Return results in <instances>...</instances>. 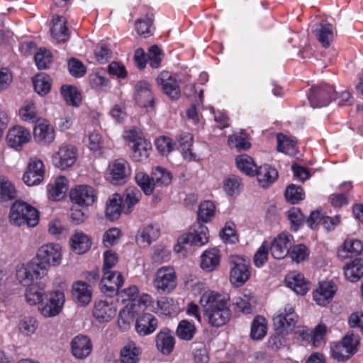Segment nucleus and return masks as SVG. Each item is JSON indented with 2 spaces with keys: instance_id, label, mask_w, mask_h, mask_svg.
<instances>
[{
  "instance_id": "obj_29",
  "label": "nucleus",
  "mask_w": 363,
  "mask_h": 363,
  "mask_svg": "<svg viewBox=\"0 0 363 363\" xmlns=\"http://www.w3.org/2000/svg\"><path fill=\"white\" fill-rule=\"evenodd\" d=\"M255 174L259 184L264 188L274 183L278 178L277 169L268 164H264L257 168Z\"/></svg>"
},
{
  "instance_id": "obj_1",
  "label": "nucleus",
  "mask_w": 363,
  "mask_h": 363,
  "mask_svg": "<svg viewBox=\"0 0 363 363\" xmlns=\"http://www.w3.org/2000/svg\"><path fill=\"white\" fill-rule=\"evenodd\" d=\"M199 303L203 315L213 327L219 328L227 323L231 317L228 299L218 292L207 291L202 294Z\"/></svg>"
},
{
  "instance_id": "obj_52",
  "label": "nucleus",
  "mask_w": 363,
  "mask_h": 363,
  "mask_svg": "<svg viewBox=\"0 0 363 363\" xmlns=\"http://www.w3.org/2000/svg\"><path fill=\"white\" fill-rule=\"evenodd\" d=\"M19 116L21 118L28 123H35L38 120V116L36 108L33 103L28 101L19 110Z\"/></svg>"
},
{
  "instance_id": "obj_18",
  "label": "nucleus",
  "mask_w": 363,
  "mask_h": 363,
  "mask_svg": "<svg viewBox=\"0 0 363 363\" xmlns=\"http://www.w3.org/2000/svg\"><path fill=\"white\" fill-rule=\"evenodd\" d=\"M335 292L336 286L333 282L323 281L314 290L313 297L318 305L324 306L332 300Z\"/></svg>"
},
{
  "instance_id": "obj_55",
  "label": "nucleus",
  "mask_w": 363,
  "mask_h": 363,
  "mask_svg": "<svg viewBox=\"0 0 363 363\" xmlns=\"http://www.w3.org/2000/svg\"><path fill=\"white\" fill-rule=\"evenodd\" d=\"M291 259L297 263L306 260L310 255V250L303 244L294 245L289 252Z\"/></svg>"
},
{
  "instance_id": "obj_8",
  "label": "nucleus",
  "mask_w": 363,
  "mask_h": 363,
  "mask_svg": "<svg viewBox=\"0 0 363 363\" xmlns=\"http://www.w3.org/2000/svg\"><path fill=\"white\" fill-rule=\"evenodd\" d=\"M77 156V150L73 145H63L53 155L52 163L57 168L65 170L75 163Z\"/></svg>"
},
{
  "instance_id": "obj_26",
  "label": "nucleus",
  "mask_w": 363,
  "mask_h": 363,
  "mask_svg": "<svg viewBox=\"0 0 363 363\" xmlns=\"http://www.w3.org/2000/svg\"><path fill=\"white\" fill-rule=\"evenodd\" d=\"M108 179L113 184H121L125 182L127 176L126 162L123 159L115 160L108 167Z\"/></svg>"
},
{
  "instance_id": "obj_41",
  "label": "nucleus",
  "mask_w": 363,
  "mask_h": 363,
  "mask_svg": "<svg viewBox=\"0 0 363 363\" xmlns=\"http://www.w3.org/2000/svg\"><path fill=\"white\" fill-rule=\"evenodd\" d=\"M196 332V328L194 324L187 320H182L179 321L176 330L177 337L180 340L185 341L191 340Z\"/></svg>"
},
{
  "instance_id": "obj_58",
  "label": "nucleus",
  "mask_w": 363,
  "mask_h": 363,
  "mask_svg": "<svg viewBox=\"0 0 363 363\" xmlns=\"http://www.w3.org/2000/svg\"><path fill=\"white\" fill-rule=\"evenodd\" d=\"M137 184L141 188L144 194L150 195L155 189L152 177H150L147 174L143 172H138L135 177Z\"/></svg>"
},
{
  "instance_id": "obj_40",
  "label": "nucleus",
  "mask_w": 363,
  "mask_h": 363,
  "mask_svg": "<svg viewBox=\"0 0 363 363\" xmlns=\"http://www.w3.org/2000/svg\"><path fill=\"white\" fill-rule=\"evenodd\" d=\"M140 349L133 342H128L121 351V363H137L139 361Z\"/></svg>"
},
{
  "instance_id": "obj_34",
  "label": "nucleus",
  "mask_w": 363,
  "mask_h": 363,
  "mask_svg": "<svg viewBox=\"0 0 363 363\" xmlns=\"http://www.w3.org/2000/svg\"><path fill=\"white\" fill-rule=\"evenodd\" d=\"M286 284L297 294L304 295L308 290V282L301 274L291 273L286 277Z\"/></svg>"
},
{
  "instance_id": "obj_53",
  "label": "nucleus",
  "mask_w": 363,
  "mask_h": 363,
  "mask_svg": "<svg viewBox=\"0 0 363 363\" xmlns=\"http://www.w3.org/2000/svg\"><path fill=\"white\" fill-rule=\"evenodd\" d=\"M152 23V15L148 13L143 18L138 19L135 21V29L139 35L147 38L152 34L151 27Z\"/></svg>"
},
{
  "instance_id": "obj_23",
  "label": "nucleus",
  "mask_w": 363,
  "mask_h": 363,
  "mask_svg": "<svg viewBox=\"0 0 363 363\" xmlns=\"http://www.w3.org/2000/svg\"><path fill=\"white\" fill-rule=\"evenodd\" d=\"M158 326L157 319L150 313H144L138 316L135 321V330L140 336L153 333Z\"/></svg>"
},
{
  "instance_id": "obj_47",
  "label": "nucleus",
  "mask_w": 363,
  "mask_h": 363,
  "mask_svg": "<svg viewBox=\"0 0 363 363\" xmlns=\"http://www.w3.org/2000/svg\"><path fill=\"white\" fill-rule=\"evenodd\" d=\"M172 175L170 172L160 167H156L152 172V181L154 187L167 186L172 182Z\"/></svg>"
},
{
  "instance_id": "obj_19",
  "label": "nucleus",
  "mask_w": 363,
  "mask_h": 363,
  "mask_svg": "<svg viewBox=\"0 0 363 363\" xmlns=\"http://www.w3.org/2000/svg\"><path fill=\"white\" fill-rule=\"evenodd\" d=\"M30 139L29 130L22 126H15L9 129L6 135L8 145L16 150L28 143Z\"/></svg>"
},
{
  "instance_id": "obj_35",
  "label": "nucleus",
  "mask_w": 363,
  "mask_h": 363,
  "mask_svg": "<svg viewBox=\"0 0 363 363\" xmlns=\"http://www.w3.org/2000/svg\"><path fill=\"white\" fill-rule=\"evenodd\" d=\"M201 259V267L206 271L211 272L220 264L219 250L216 248L206 250Z\"/></svg>"
},
{
  "instance_id": "obj_31",
  "label": "nucleus",
  "mask_w": 363,
  "mask_h": 363,
  "mask_svg": "<svg viewBox=\"0 0 363 363\" xmlns=\"http://www.w3.org/2000/svg\"><path fill=\"white\" fill-rule=\"evenodd\" d=\"M67 190V180L63 176L57 177L53 184H50L47 186L48 198L52 201L60 200Z\"/></svg>"
},
{
  "instance_id": "obj_43",
  "label": "nucleus",
  "mask_w": 363,
  "mask_h": 363,
  "mask_svg": "<svg viewBox=\"0 0 363 363\" xmlns=\"http://www.w3.org/2000/svg\"><path fill=\"white\" fill-rule=\"evenodd\" d=\"M277 150L289 155H295L297 152L296 144L294 140L286 135L279 133L277 135Z\"/></svg>"
},
{
  "instance_id": "obj_39",
  "label": "nucleus",
  "mask_w": 363,
  "mask_h": 363,
  "mask_svg": "<svg viewBox=\"0 0 363 363\" xmlns=\"http://www.w3.org/2000/svg\"><path fill=\"white\" fill-rule=\"evenodd\" d=\"M45 291L38 285L28 286L26 290L25 297L30 305L43 304L45 300Z\"/></svg>"
},
{
  "instance_id": "obj_17",
  "label": "nucleus",
  "mask_w": 363,
  "mask_h": 363,
  "mask_svg": "<svg viewBox=\"0 0 363 363\" xmlns=\"http://www.w3.org/2000/svg\"><path fill=\"white\" fill-rule=\"evenodd\" d=\"M52 23L50 32L52 38L57 43H66L70 37L66 18L62 16H55L52 17Z\"/></svg>"
},
{
  "instance_id": "obj_3",
  "label": "nucleus",
  "mask_w": 363,
  "mask_h": 363,
  "mask_svg": "<svg viewBox=\"0 0 363 363\" xmlns=\"http://www.w3.org/2000/svg\"><path fill=\"white\" fill-rule=\"evenodd\" d=\"M230 267V281L235 286H242L250 277V259L239 255H231L229 257Z\"/></svg>"
},
{
  "instance_id": "obj_22",
  "label": "nucleus",
  "mask_w": 363,
  "mask_h": 363,
  "mask_svg": "<svg viewBox=\"0 0 363 363\" xmlns=\"http://www.w3.org/2000/svg\"><path fill=\"white\" fill-rule=\"evenodd\" d=\"M92 350L90 339L85 335H79L71 341V351L77 359H84L89 356Z\"/></svg>"
},
{
  "instance_id": "obj_20",
  "label": "nucleus",
  "mask_w": 363,
  "mask_h": 363,
  "mask_svg": "<svg viewBox=\"0 0 363 363\" xmlns=\"http://www.w3.org/2000/svg\"><path fill=\"white\" fill-rule=\"evenodd\" d=\"M157 349L163 354L168 355L172 353L175 345V337L167 328H164L155 337Z\"/></svg>"
},
{
  "instance_id": "obj_56",
  "label": "nucleus",
  "mask_w": 363,
  "mask_h": 363,
  "mask_svg": "<svg viewBox=\"0 0 363 363\" xmlns=\"http://www.w3.org/2000/svg\"><path fill=\"white\" fill-rule=\"evenodd\" d=\"M284 196L289 202L297 203L304 199L305 194L302 187L291 184L286 189Z\"/></svg>"
},
{
  "instance_id": "obj_60",
  "label": "nucleus",
  "mask_w": 363,
  "mask_h": 363,
  "mask_svg": "<svg viewBox=\"0 0 363 363\" xmlns=\"http://www.w3.org/2000/svg\"><path fill=\"white\" fill-rule=\"evenodd\" d=\"M51 52L46 50L40 48L35 55L34 59L35 64L39 69H45L50 67L52 62Z\"/></svg>"
},
{
  "instance_id": "obj_12",
  "label": "nucleus",
  "mask_w": 363,
  "mask_h": 363,
  "mask_svg": "<svg viewBox=\"0 0 363 363\" xmlns=\"http://www.w3.org/2000/svg\"><path fill=\"white\" fill-rule=\"evenodd\" d=\"M45 169L43 162L38 159H31L28 169L23 176V180L28 186L39 184L44 178Z\"/></svg>"
},
{
  "instance_id": "obj_36",
  "label": "nucleus",
  "mask_w": 363,
  "mask_h": 363,
  "mask_svg": "<svg viewBox=\"0 0 363 363\" xmlns=\"http://www.w3.org/2000/svg\"><path fill=\"white\" fill-rule=\"evenodd\" d=\"M160 235L159 229L153 225L143 226L138 231L136 240L139 245L148 246L152 240H156Z\"/></svg>"
},
{
  "instance_id": "obj_16",
  "label": "nucleus",
  "mask_w": 363,
  "mask_h": 363,
  "mask_svg": "<svg viewBox=\"0 0 363 363\" xmlns=\"http://www.w3.org/2000/svg\"><path fill=\"white\" fill-rule=\"evenodd\" d=\"M157 82L163 92L172 99L180 96V88L177 80L167 71L162 72L157 78Z\"/></svg>"
},
{
  "instance_id": "obj_21",
  "label": "nucleus",
  "mask_w": 363,
  "mask_h": 363,
  "mask_svg": "<svg viewBox=\"0 0 363 363\" xmlns=\"http://www.w3.org/2000/svg\"><path fill=\"white\" fill-rule=\"evenodd\" d=\"M135 100L143 107H153L154 97L150 89V85L146 81L138 82L135 87Z\"/></svg>"
},
{
  "instance_id": "obj_50",
  "label": "nucleus",
  "mask_w": 363,
  "mask_h": 363,
  "mask_svg": "<svg viewBox=\"0 0 363 363\" xmlns=\"http://www.w3.org/2000/svg\"><path fill=\"white\" fill-rule=\"evenodd\" d=\"M16 198L14 186L6 178L0 179V201H7Z\"/></svg>"
},
{
  "instance_id": "obj_45",
  "label": "nucleus",
  "mask_w": 363,
  "mask_h": 363,
  "mask_svg": "<svg viewBox=\"0 0 363 363\" xmlns=\"http://www.w3.org/2000/svg\"><path fill=\"white\" fill-rule=\"evenodd\" d=\"M235 161L240 171L248 176L255 175L257 168L251 157L247 155H242L237 157Z\"/></svg>"
},
{
  "instance_id": "obj_10",
  "label": "nucleus",
  "mask_w": 363,
  "mask_h": 363,
  "mask_svg": "<svg viewBox=\"0 0 363 363\" xmlns=\"http://www.w3.org/2000/svg\"><path fill=\"white\" fill-rule=\"evenodd\" d=\"M37 258L48 266H58L62 260V248L59 244L48 243L41 246L37 252Z\"/></svg>"
},
{
  "instance_id": "obj_61",
  "label": "nucleus",
  "mask_w": 363,
  "mask_h": 363,
  "mask_svg": "<svg viewBox=\"0 0 363 363\" xmlns=\"http://www.w3.org/2000/svg\"><path fill=\"white\" fill-rule=\"evenodd\" d=\"M228 141L231 147H235L238 150H247L250 146V143L247 141L246 135L242 132L230 135Z\"/></svg>"
},
{
  "instance_id": "obj_14",
  "label": "nucleus",
  "mask_w": 363,
  "mask_h": 363,
  "mask_svg": "<svg viewBox=\"0 0 363 363\" xmlns=\"http://www.w3.org/2000/svg\"><path fill=\"white\" fill-rule=\"evenodd\" d=\"M116 308L112 303L104 300H97L94 302L92 315L99 323H108L116 316Z\"/></svg>"
},
{
  "instance_id": "obj_48",
  "label": "nucleus",
  "mask_w": 363,
  "mask_h": 363,
  "mask_svg": "<svg viewBox=\"0 0 363 363\" xmlns=\"http://www.w3.org/2000/svg\"><path fill=\"white\" fill-rule=\"evenodd\" d=\"M215 210L216 206L212 201H205L201 203L197 212L199 223L209 222L215 215Z\"/></svg>"
},
{
  "instance_id": "obj_42",
  "label": "nucleus",
  "mask_w": 363,
  "mask_h": 363,
  "mask_svg": "<svg viewBox=\"0 0 363 363\" xmlns=\"http://www.w3.org/2000/svg\"><path fill=\"white\" fill-rule=\"evenodd\" d=\"M193 135L189 133H182L179 135L178 140L182 154L185 159L195 160L196 155L191 152Z\"/></svg>"
},
{
  "instance_id": "obj_59",
  "label": "nucleus",
  "mask_w": 363,
  "mask_h": 363,
  "mask_svg": "<svg viewBox=\"0 0 363 363\" xmlns=\"http://www.w3.org/2000/svg\"><path fill=\"white\" fill-rule=\"evenodd\" d=\"M16 278L22 285L28 286L35 279L28 264H21L17 267Z\"/></svg>"
},
{
  "instance_id": "obj_38",
  "label": "nucleus",
  "mask_w": 363,
  "mask_h": 363,
  "mask_svg": "<svg viewBox=\"0 0 363 363\" xmlns=\"http://www.w3.org/2000/svg\"><path fill=\"white\" fill-rule=\"evenodd\" d=\"M223 191L226 195L233 196L238 195L242 189V182L240 177L235 174L227 176L223 180Z\"/></svg>"
},
{
  "instance_id": "obj_32",
  "label": "nucleus",
  "mask_w": 363,
  "mask_h": 363,
  "mask_svg": "<svg viewBox=\"0 0 363 363\" xmlns=\"http://www.w3.org/2000/svg\"><path fill=\"white\" fill-rule=\"evenodd\" d=\"M313 33L324 47L329 46L334 38L333 26L326 21L317 24Z\"/></svg>"
},
{
  "instance_id": "obj_63",
  "label": "nucleus",
  "mask_w": 363,
  "mask_h": 363,
  "mask_svg": "<svg viewBox=\"0 0 363 363\" xmlns=\"http://www.w3.org/2000/svg\"><path fill=\"white\" fill-rule=\"evenodd\" d=\"M269 248V244L267 242L264 241L257 250L253 257V262L256 267H261L267 262L268 259Z\"/></svg>"
},
{
  "instance_id": "obj_15",
  "label": "nucleus",
  "mask_w": 363,
  "mask_h": 363,
  "mask_svg": "<svg viewBox=\"0 0 363 363\" xmlns=\"http://www.w3.org/2000/svg\"><path fill=\"white\" fill-rule=\"evenodd\" d=\"M291 238V235L281 233L273 240L269 249L274 258L283 259L289 254Z\"/></svg>"
},
{
  "instance_id": "obj_51",
  "label": "nucleus",
  "mask_w": 363,
  "mask_h": 363,
  "mask_svg": "<svg viewBox=\"0 0 363 363\" xmlns=\"http://www.w3.org/2000/svg\"><path fill=\"white\" fill-rule=\"evenodd\" d=\"M255 303L254 296L249 292L248 294H243L236 298L235 303L236 308L240 311L245 314L252 313V304Z\"/></svg>"
},
{
  "instance_id": "obj_6",
  "label": "nucleus",
  "mask_w": 363,
  "mask_h": 363,
  "mask_svg": "<svg viewBox=\"0 0 363 363\" xmlns=\"http://www.w3.org/2000/svg\"><path fill=\"white\" fill-rule=\"evenodd\" d=\"M335 93L333 87L327 84L313 86L308 94V99L312 107L320 108L328 105L335 97Z\"/></svg>"
},
{
  "instance_id": "obj_24",
  "label": "nucleus",
  "mask_w": 363,
  "mask_h": 363,
  "mask_svg": "<svg viewBox=\"0 0 363 363\" xmlns=\"http://www.w3.org/2000/svg\"><path fill=\"white\" fill-rule=\"evenodd\" d=\"M131 157L133 160L142 161L147 159L151 151V143L145 139L138 137L131 140Z\"/></svg>"
},
{
  "instance_id": "obj_7",
  "label": "nucleus",
  "mask_w": 363,
  "mask_h": 363,
  "mask_svg": "<svg viewBox=\"0 0 363 363\" xmlns=\"http://www.w3.org/2000/svg\"><path fill=\"white\" fill-rule=\"evenodd\" d=\"M46 303L42 304L40 311L45 317H53L60 313L65 303V294L57 290L45 296Z\"/></svg>"
},
{
  "instance_id": "obj_28",
  "label": "nucleus",
  "mask_w": 363,
  "mask_h": 363,
  "mask_svg": "<svg viewBox=\"0 0 363 363\" xmlns=\"http://www.w3.org/2000/svg\"><path fill=\"white\" fill-rule=\"evenodd\" d=\"M344 274L348 281L356 282L363 277V259L355 258L343 267Z\"/></svg>"
},
{
  "instance_id": "obj_4",
  "label": "nucleus",
  "mask_w": 363,
  "mask_h": 363,
  "mask_svg": "<svg viewBox=\"0 0 363 363\" xmlns=\"http://www.w3.org/2000/svg\"><path fill=\"white\" fill-rule=\"evenodd\" d=\"M177 285V279L173 267H162L155 272L153 286L160 293L169 294Z\"/></svg>"
},
{
  "instance_id": "obj_46",
  "label": "nucleus",
  "mask_w": 363,
  "mask_h": 363,
  "mask_svg": "<svg viewBox=\"0 0 363 363\" xmlns=\"http://www.w3.org/2000/svg\"><path fill=\"white\" fill-rule=\"evenodd\" d=\"M61 94L67 104L78 106L81 101V94L77 89L70 85H63L61 87Z\"/></svg>"
},
{
  "instance_id": "obj_5",
  "label": "nucleus",
  "mask_w": 363,
  "mask_h": 363,
  "mask_svg": "<svg viewBox=\"0 0 363 363\" xmlns=\"http://www.w3.org/2000/svg\"><path fill=\"white\" fill-rule=\"evenodd\" d=\"M298 321V315L294 308L286 305L283 311L273 318L274 328L275 330L280 334L288 333L291 331Z\"/></svg>"
},
{
  "instance_id": "obj_37",
  "label": "nucleus",
  "mask_w": 363,
  "mask_h": 363,
  "mask_svg": "<svg viewBox=\"0 0 363 363\" xmlns=\"http://www.w3.org/2000/svg\"><path fill=\"white\" fill-rule=\"evenodd\" d=\"M71 246L78 254L86 252L91 246L90 238L82 232H76L70 239Z\"/></svg>"
},
{
  "instance_id": "obj_11",
  "label": "nucleus",
  "mask_w": 363,
  "mask_h": 363,
  "mask_svg": "<svg viewBox=\"0 0 363 363\" xmlns=\"http://www.w3.org/2000/svg\"><path fill=\"white\" fill-rule=\"evenodd\" d=\"M96 190L89 185H79L71 190V200L79 206H89L96 200Z\"/></svg>"
},
{
  "instance_id": "obj_62",
  "label": "nucleus",
  "mask_w": 363,
  "mask_h": 363,
  "mask_svg": "<svg viewBox=\"0 0 363 363\" xmlns=\"http://www.w3.org/2000/svg\"><path fill=\"white\" fill-rule=\"evenodd\" d=\"M332 357L339 362H343L350 359L352 354L340 342L331 346Z\"/></svg>"
},
{
  "instance_id": "obj_33",
  "label": "nucleus",
  "mask_w": 363,
  "mask_h": 363,
  "mask_svg": "<svg viewBox=\"0 0 363 363\" xmlns=\"http://www.w3.org/2000/svg\"><path fill=\"white\" fill-rule=\"evenodd\" d=\"M121 196L118 194H113L106 202V216L110 220L119 218L123 206L121 203Z\"/></svg>"
},
{
  "instance_id": "obj_25",
  "label": "nucleus",
  "mask_w": 363,
  "mask_h": 363,
  "mask_svg": "<svg viewBox=\"0 0 363 363\" xmlns=\"http://www.w3.org/2000/svg\"><path fill=\"white\" fill-rule=\"evenodd\" d=\"M91 294L90 287L86 282L78 281L73 284L72 296L80 306L88 305L91 300Z\"/></svg>"
},
{
  "instance_id": "obj_64",
  "label": "nucleus",
  "mask_w": 363,
  "mask_h": 363,
  "mask_svg": "<svg viewBox=\"0 0 363 363\" xmlns=\"http://www.w3.org/2000/svg\"><path fill=\"white\" fill-rule=\"evenodd\" d=\"M340 342L346 347L352 355H354L357 352V346L359 344V337L358 335L347 333Z\"/></svg>"
},
{
  "instance_id": "obj_9",
  "label": "nucleus",
  "mask_w": 363,
  "mask_h": 363,
  "mask_svg": "<svg viewBox=\"0 0 363 363\" xmlns=\"http://www.w3.org/2000/svg\"><path fill=\"white\" fill-rule=\"evenodd\" d=\"M208 228L207 227L199 225L198 230H195L193 233L183 235L178 238L177 245L175 246L174 250L177 252L184 247L186 244L191 245L202 246L208 242Z\"/></svg>"
},
{
  "instance_id": "obj_13",
  "label": "nucleus",
  "mask_w": 363,
  "mask_h": 363,
  "mask_svg": "<svg viewBox=\"0 0 363 363\" xmlns=\"http://www.w3.org/2000/svg\"><path fill=\"white\" fill-rule=\"evenodd\" d=\"M103 273L104 276L100 283L101 291L109 296L117 294L124 281L121 273L116 271Z\"/></svg>"
},
{
  "instance_id": "obj_27",
  "label": "nucleus",
  "mask_w": 363,
  "mask_h": 363,
  "mask_svg": "<svg viewBox=\"0 0 363 363\" xmlns=\"http://www.w3.org/2000/svg\"><path fill=\"white\" fill-rule=\"evenodd\" d=\"M35 140L41 145L51 143L55 139L54 128L47 123H39L33 128Z\"/></svg>"
},
{
  "instance_id": "obj_2",
  "label": "nucleus",
  "mask_w": 363,
  "mask_h": 363,
  "mask_svg": "<svg viewBox=\"0 0 363 363\" xmlns=\"http://www.w3.org/2000/svg\"><path fill=\"white\" fill-rule=\"evenodd\" d=\"M9 218L11 223L18 226L26 225L34 227L38 223L39 215L37 209L30 205L16 201L11 208Z\"/></svg>"
},
{
  "instance_id": "obj_44",
  "label": "nucleus",
  "mask_w": 363,
  "mask_h": 363,
  "mask_svg": "<svg viewBox=\"0 0 363 363\" xmlns=\"http://www.w3.org/2000/svg\"><path fill=\"white\" fill-rule=\"evenodd\" d=\"M35 91L41 96L46 95L51 88L50 77L44 73L38 74L33 78Z\"/></svg>"
},
{
  "instance_id": "obj_49",
  "label": "nucleus",
  "mask_w": 363,
  "mask_h": 363,
  "mask_svg": "<svg viewBox=\"0 0 363 363\" xmlns=\"http://www.w3.org/2000/svg\"><path fill=\"white\" fill-rule=\"evenodd\" d=\"M267 329L265 318L257 315L252 323L250 336L253 340L262 339L267 334Z\"/></svg>"
},
{
  "instance_id": "obj_54",
  "label": "nucleus",
  "mask_w": 363,
  "mask_h": 363,
  "mask_svg": "<svg viewBox=\"0 0 363 363\" xmlns=\"http://www.w3.org/2000/svg\"><path fill=\"white\" fill-rule=\"evenodd\" d=\"M35 279H41L44 277L48 271L49 266L45 264L42 260H38L37 255L29 263L27 264Z\"/></svg>"
},
{
  "instance_id": "obj_57",
  "label": "nucleus",
  "mask_w": 363,
  "mask_h": 363,
  "mask_svg": "<svg viewBox=\"0 0 363 363\" xmlns=\"http://www.w3.org/2000/svg\"><path fill=\"white\" fill-rule=\"evenodd\" d=\"M38 323L37 320L31 316L23 318L19 323L20 332L26 336L33 335L37 330Z\"/></svg>"
},
{
  "instance_id": "obj_30",
  "label": "nucleus",
  "mask_w": 363,
  "mask_h": 363,
  "mask_svg": "<svg viewBox=\"0 0 363 363\" xmlns=\"http://www.w3.org/2000/svg\"><path fill=\"white\" fill-rule=\"evenodd\" d=\"M141 197V192L137 188L129 187L126 189L121 200L123 206V213L125 214L130 213L133 211V207L140 201Z\"/></svg>"
}]
</instances>
